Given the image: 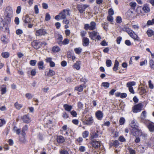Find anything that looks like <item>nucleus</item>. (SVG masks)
Listing matches in <instances>:
<instances>
[{
	"label": "nucleus",
	"mask_w": 154,
	"mask_h": 154,
	"mask_svg": "<svg viewBox=\"0 0 154 154\" xmlns=\"http://www.w3.org/2000/svg\"><path fill=\"white\" fill-rule=\"evenodd\" d=\"M23 122L25 123H28L30 122L29 117L26 115L24 116L22 118Z\"/></svg>",
	"instance_id": "obj_24"
},
{
	"label": "nucleus",
	"mask_w": 154,
	"mask_h": 154,
	"mask_svg": "<svg viewBox=\"0 0 154 154\" xmlns=\"http://www.w3.org/2000/svg\"><path fill=\"white\" fill-rule=\"evenodd\" d=\"M74 50L76 54H79L82 52V49L81 48L79 47L75 48Z\"/></svg>",
	"instance_id": "obj_33"
},
{
	"label": "nucleus",
	"mask_w": 154,
	"mask_h": 154,
	"mask_svg": "<svg viewBox=\"0 0 154 154\" xmlns=\"http://www.w3.org/2000/svg\"><path fill=\"white\" fill-rule=\"evenodd\" d=\"M149 64L151 68L154 69V60H151L149 61Z\"/></svg>",
	"instance_id": "obj_41"
},
{
	"label": "nucleus",
	"mask_w": 154,
	"mask_h": 154,
	"mask_svg": "<svg viewBox=\"0 0 154 154\" xmlns=\"http://www.w3.org/2000/svg\"><path fill=\"white\" fill-rule=\"evenodd\" d=\"M45 73L48 76H52L55 74V72L50 69H49V70L48 71H46L45 72Z\"/></svg>",
	"instance_id": "obj_16"
},
{
	"label": "nucleus",
	"mask_w": 154,
	"mask_h": 154,
	"mask_svg": "<svg viewBox=\"0 0 154 154\" xmlns=\"http://www.w3.org/2000/svg\"><path fill=\"white\" fill-rule=\"evenodd\" d=\"M22 135L20 137L19 140L23 143H25L26 142V140L25 139L26 134L25 133H21Z\"/></svg>",
	"instance_id": "obj_17"
},
{
	"label": "nucleus",
	"mask_w": 154,
	"mask_h": 154,
	"mask_svg": "<svg viewBox=\"0 0 154 154\" xmlns=\"http://www.w3.org/2000/svg\"><path fill=\"white\" fill-rule=\"evenodd\" d=\"M89 132L87 131H85L83 132L82 136L84 138H86L88 136Z\"/></svg>",
	"instance_id": "obj_37"
},
{
	"label": "nucleus",
	"mask_w": 154,
	"mask_h": 154,
	"mask_svg": "<svg viewBox=\"0 0 154 154\" xmlns=\"http://www.w3.org/2000/svg\"><path fill=\"white\" fill-rule=\"evenodd\" d=\"M71 114L74 117H76L77 116V112L74 110H73L70 112Z\"/></svg>",
	"instance_id": "obj_62"
},
{
	"label": "nucleus",
	"mask_w": 154,
	"mask_h": 154,
	"mask_svg": "<svg viewBox=\"0 0 154 154\" xmlns=\"http://www.w3.org/2000/svg\"><path fill=\"white\" fill-rule=\"evenodd\" d=\"M57 142L59 143H63L65 141V140L64 137L61 136H57Z\"/></svg>",
	"instance_id": "obj_21"
},
{
	"label": "nucleus",
	"mask_w": 154,
	"mask_h": 154,
	"mask_svg": "<svg viewBox=\"0 0 154 154\" xmlns=\"http://www.w3.org/2000/svg\"><path fill=\"white\" fill-rule=\"evenodd\" d=\"M140 92L142 94H143L146 93L147 92V91L144 88L141 87L140 89Z\"/></svg>",
	"instance_id": "obj_58"
},
{
	"label": "nucleus",
	"mask_w": 154,
	"mask_h": 154,
	"mask_svg": "<svg viewBox=\"0 0 154 154\" xmlns=\"http://www.w3.org/2000/svg\"><path fill=\"white\" fill-rule=\"evenodd\" d=\"M34 9L35 14H38L39 12V10L37 5H35V6Z\"/></svg>",
	"instance_id": "obj_57"
},
{
	"label": "nucleus",
	"mask_w": 154,
	"mask_h": 154,
	"mask_svg": "<svg viewBox=\"0 0 154 154\" xmlns=\"http://www.w3.org/2000/svg\"><path fill=\"white\" fill-rule=\"evenodd\" d=\"M119 63L117 60H116L115 62L114 66L113 68L114 71H116L117 69L119 66Z\"/></svg>",
	"instance_id": "obj_29"
},
{
	"label": "nucleus",
	"mask_w": 154,
	"mask_h": 154,
	"mask_svg": "<svg viewBox=\"0 0 154 154\" xmlns=\"http://www.w3.org/2000/svg\"><path fill=\"white\" fill-rule=\"evenodd\" d=\"M131 132L132 134L136 137L141 136L142 135L141 131L139 130L137 128H132Z\"/></svg>",
	"instance_id": "obj_6"
},
{
	"label": "nucleus",
	"mask_w": 154,
	"mask_h": 154,
	"mask_svg": "<svg viewBox=\"0 0 154 154\" xmlns=\"http://www.w3.org/2000/svg\"><path fill=\"white\" fill-rule=\"evenodd\" d=\"M109 15H112L114 14V11L112 8L109 9L108 11Z\"/></svg>",
	"instance_id": "obj_60"
},
{
	"label": "nucleus",
	"mask_w": 154,
	"mask_h": 154,
	"mask_svg": "<svg viewBox=\"0 0 154 154\" xmlns=\"http://www.w3.org/2000/svg\"><path fill=\"white\" fill-rule=\"evenodd\" d=\"M98 34L97 32L95 31H94L92 32H90L89 33V37L92 40L95 39V37L97 34Z\"/></svg>",
	"instance_id": "obj_13"
},
{
	"label": "nucleus",
	"mask_w": 154,
	"mask_h": 154,
	"mask_svg": "<svg viewBox=\"0 0 154 154\" xmlns=\"http://www.w3.org/2000/svg\"><path fill=\"white\" fill-rule=\"evenodd\" d=\"M26 98L29 99H31L33 95L30 93H26L25 95Z\"/></svg>",
	"instance_id": "obj_42"
},
{
	"label": "nucleus",
	"mask_w": 154,
	"mask_h": 154,
	"mask_svg": "<svg viewBox=\"0 0 154 154\" xmlns=\"http://www.w3.org/2000/svg\"><path fill=\"white\" fill-rule=\"evenodd\" d=\"M130 5L131 8H132L133 9H134L136 5V3L135 2H131L130 3Z\"/></svg>",
	"instance_id": "obj_45"
},
{
	"label": "nucleus",
	"mask_w": 154,
	"mask_h": 154,
	"mask_svg": "<svg viewBox=\"0 0 154 154\" xmlns=\"http://www.w3.org/2000/svg\"><path fill=\"white\" fill-rule=\"evenodd\" d=\"M83 45L84 46H88L89 43V39L88 38L83 37L82 39Z\"/></svg>",
	"instance_id": "obj_15"
},
{
	"label": "nucleus",
	"mask_w": 154,
	"mask_h": 154,
	"mask_svg": "<svg viewBox=\"0 0 154 154\" xmlns=\"http://www.w3.org/2000/svg\"><path fill=\"white\" fill-rule=\"evenodd\" d=\"M32 19L29 18V16L28 15H26L25 19L23 20L24 25L26 26L27 25L28 28H32L33 26V24H32Z\"/></svg>",
	"instance_id": "obj_2"
},
{
	"label": "nucleus",
	"mask_w": 154,
	"mask_h": 154,
	"mask_svg": "<svg viewBox=\"0 0 154 154\" xmlns=\"http://www.w3.org/2000/svg\"><path fill=\"white\" fill-rule=\"evenodd\" d=\"M128 150L129 151V152L130 154H135V151L133 149H132L131 148H128Z\"/></svg>",
	"instance_id": "obj_48"
},
{
	"label": "nucleus",
	"mask_w": 154,
	"mask_h": 154,
	"mask_svg": "<svg viewBox=\"0 0 154 154\" xmlns=\"http://www.w3.org/2000/svg\"><path fill=\"white\" fill-rule=\"evenodd\" d=\"M91 144L95 149H99L101 146L100 142L93 140L91 141Z\"/></svg>",
	"instance_id": "obj_7"
},
{
	"label": "nucleus",
	"mask_w": 154,
	"mask_h": 154,
	"mask_svg": "<svg viewBox=\"0 0 154 154\" xmlns=\"http://www.w3.org/2000/svg\"><path fill=\"white\" fill-rule=\"evenodd\" d=\"M132 28L135 30H138L139 28V26L137 25H134L132 26Z\"/></svg>",
	"instance_id": "obj_63"
},
{
	"label": "nucleus",
	"mask_w": 154,
	"mask_h": 154,
	"mask_svg": "<svg viewBox=\"0 0 154 154\" xmlns=\"http://www.w3.org/2000/svg\"><path fill=\"white\" fill-rule=\"evenodd\" d=\"M125 31L128 34L131 32H132V30L130 29L127 27H125L124 28Z\"/></svg>",
	"instance_id": "obj_47"
},
{
	"label": "nucleus",
	"mask_w": 154,
	"mask_h": 154,
	"mask_svg": "<svg viewBox=\"0 0 154 154\" xmlns=\"http://www.w3.org/2000/svg\"><path fill=\"white\" fill-rule=\"evenodd\" d=\"M2 55L4 58H7L9 57V54L7 52H2Z\"/></svg>",
	"instance_id": "obj_36"
},
{
	"label": "nucleus",
	"mask_w": 154,
	"mask_h": 154,
	"mask_svg": "<svg viewBox=\"0 0 154 154\" xmlns=\"http://www.w3.org/2000/svg\"><path fill=\"white\" fill-rule=\"evenodd\" d=\"M125 122V119L123 117L120 118L119 121V124L120 125H123L124 124Z\"/></svg>",
	"instance_id": "obj_38"
},
{
	"label": "nucleus",
	"mask_w": 154,
	"mask_h": 154,
	"mask_svg": "<svg viewBox=\"0 0 154 154\" xmlns=\"http://www.w3.org/2000/svg\"><path fill=\"white\" fill-rule=\"evenodd\" d=\"M101 85L105 87L106 88H109V84L108 82H103L102 83Z\"/></svg>",
	"instance_id": "obj_39"
},
{
	"label": "nucleus",
	"mask_w": 154,
	"mask_h": 154,
	"mask_svg": "<svg viewBox=\"0 0 154 154\" xmlns=\"http://www.w3.org/2000/svg\"><path fill=\"white\" fill-rule=\"evenodd\" d=\"M46 33L45 30L43 29H40L36 31L35 35L36 36L45 35Z\"/></svg>",
	"instance_id": "obj_11"
},
{
	"label": "nucleus",
	"mask_w": 154,
	"mask_h": 154,
	"mask_svg": "<svg viewBox=\"0 0 154 154\" xmlns=\"http://www.w3.org/2000/svg\"><path fill=\"white\" fill-rule=\"evenodd\" d=\"M96 23L94 21L91 22L90 24H86L84 25V28L85 30H87L89 29L91 30H93L96 29Z\"/></svg>",
	"instance_id": "obj_3"
},
{
	"label": "nucleus",
	"mask_w": 154,
	"mask_h": 154,
	"mask_svg": "<svg viewBox=\"0 0 154 154\" xmlns=\"http://www.w3.org/2000/svg\"><path fill=\"white\" fill-rule=\"evenodd\" d=\"M37 63L36 60H31L29 61L30 64L32 66H35Z\"/></svg>",
	"instance_id": "obj_40"
},
{
	"label": "nucleus",
	"mask_w": 154,
	"mask_h": 154,
	"mask_svg": "<svg viewBox=\"0 0 154 154\" xmlns=\"http://www.w3.org/2000/svg\"><path fill=\"white\" fill-rule=\"evenodd\" d=\"M62 117L64 119H66L69 118V116L66 112H64L63 113Z\"/></svg>",
	"instance_id": "obj_51"
},
{
	"label": "nucleus",
	"mask_w": 154,
	"mask_h": 154,
	"mask_svg": "<svg viewBox=\"0 0 154 154\" xmlns=\"http://www.w3.org/2000/svg\"><path fill=\"white\" fill-rule=\"evenodd\" d=\"M36 70L35 69H33L31 70V74L32 75L34 76H35L36 73Z\"/></svg>",
	"instance_id": "obj_54"
},
{
	"label": "nucleus",
	"mask_w": 154,
	"mask_h": 154,
	"mask_svg": "<svg viewBox=\"0 0 154 154\" xmlns=\"http://www.w3.org/2000/svg\"><path fill=\"white\" fill-rule=\"evenodd\" d=\"M13 14V10L11 8L8 7L6 8L5 11V19L8 23H10Z\"/></svg>",
	"instance_id": "obj_1"
},
{
	"label": "nucleus",
	"mask_w": 154,
	"mask_h": 154,
	"mask_svg": "<svg viewBox=\"0 0 154 154\" xmlns=\"http://www.w3.org/2000/svg\"><path fill=\"white\" fill-rule=\"evenodd\" d=\"M69 43V40L67 38H65L64 40L62 41L63 45H67Z\"/></svg>",
	"instance_id": "obj_55"
},
{
	"label": "nucleus",
	"mask_w": 154,
	"mask_h": 154,
	"mask_svg": "<svg viewBox=\"0 0 154 154\" xmlns=\"http://www.w3.org/2000/svg\"><path fill=\"white\" fill-rule=\"evenodd\" d=\"M5 23L3 21L2 19H1V22H0V29L2 31H7L8 32L9 31V28L8 27V22Z\"/></svg>",
	"instance_id": "obj_4"
},
{
	"label": "nucleus",
	"mask_w": 154,
	"mask_h": 154,
	"mask_svg": "<svg viewBox=\"0 0 154 154\" xmlns=\"http://www.w3.org/2000/svg\"><path fill=\"white\" fill-rule=\"evenodd\" d=\"M135 82L133 81L128 82L127 83V87L128 88L129 91L132 94L134 93V91L132 86L135 85Z\"/></svg>",
	"instance_id": "obj_8"
},
{
	"label": "nucleus",
	"mask_w": 154,
	"mask_h": 154,
	"mask_svg": "<svg viewBox=\"0 0 154 154\" xmlns=\"http://www.w3.org/2000/svg\"><path fill=\"white\" fill-rule=\"evenodd\" d=\"M147 127L150 132H153L154 131V123L150 122L149 123L147 126Z\"/></svg>",
	"instance_id": "obj_22"
},
{
	"label": "nucleus",
	"mask_w": 154,
	"mask_h": 154,
	"mask_svg": "<svg viewBox=\"0 0 154 154\" xmlns=\"http://www.w3.org/2000/svg\"><path fill=\"white\" fill-rule=\"evenodd\" d=\"M37 64L39 69H43L45 68V67L44 66V63L42 61L39 62Z\"/></svg>",
	"instance_id": "obj_27"
},
{
	"label": "nucleus",
	"mask_w": 154,
	"mask_h": 154,
	"mask_svg": "<svg viewBox=\"0 0 154 154\" xmlns=\"http://www.w3.org/2000/svg\"><path fill=\"white\" fill-rule=\"evenodd\" d=\"M21 10V7L20 6H18L17 8L16 12L17 14H19Z\"/></svg>",
	"instance_id": "obj_53"
},
{
	"label": "nucleus",
	"mask_w": 154,
	"mask_h": 154,
	"mask_svg": "<svg viewBox=\"0 0 154 154\" xmlns=\"http://www.w3.org/2000/svg\"><path fill=\"white\" fill-rule=\"evenodd\" d=\"M128 35L131 38H133L134 40L137 41H139V38L133 30L132 32H131Z\"/></svg>",
	"instance_id": "obj_10"
},
{
	"label": "nucleus",
	"mask_w": 154,
	"mask_h": 154,
	"mask_svg": "<svg viewBox=\"0 0 154 154\" xmlns=\"http://www.w3.org/2000/svg\"><path fill=\"white\" fill-rule=\"evenodd\" d=\"M85 87L84 84L80 85L78 86L75 87V90H77L79 92L82 91L84 88H85Z\"/></svg>",
	"instance_id": "obj_19"
},
{
	"label": "nucleus",
	"mask_w": 154,
	"mask_h": 154,
	"mask_svg": "<svg viewBox=\"0 0 154 154\" xmlns=\"http://www.w3.org/2000/svg\"><path fill=\"white\" fill-rule=\"evenodd\" d=\"M6 123L5 120L4 119H0V127H2Z\"/></svg>",
	"instance_id": "obj_44"
},
{
	"label": "nucleus",
	"mask_w": 154,
	"mask_h": 154,
	"mask_svg": "<svg viewBox=\"0 0 154 154\" xmlns=\"http://www.w3.org/2000/svg\"><path fill=\"white\" fill-rule=\"evenodd\" d=\"M32 46L35 48L38 49L41 48V46L39 44V42L37 40H34L31 43Z\"/></svg>",
	"instance_id": "obj_12"
},
{
	"label": "nucleus",
	"mask_w": 154,
	"mask_h": 154,
	"mask_svg": "<svg viewBox=\"0 0 154 154\" xmlns=\"http://www.w3.org/2000/svg\"><path fill=\"white\" fill-rule=\"evenodd\" d=\"M93 119L92 117H89L86 121L83 122L85 125H91L93 122Z\"/></svg>",
	"instance_id": "obj_14"
},
{
	"label": "nucleus",
	"mask_w": 154,
	"mask_h": 154,
	"mask_svg": "<svg viewBox=\"0 0 154 154\" xmlns=\"http://www.w3.org/2000/svg\"><path fill=\"white\" fill-rule=\"evenodd\" d=\"M63 107L67 111L69 112L72 109V107L71 105H69L67 104H65L63 105Z\"/></svg>",
	"instance_id": "obj_25"
},
{
	"label": "nucleus",
	"mask_w": 154,
	"mask_h": 154,
	"mask_svg": "<svg viewBox=\"0 0 154 154\" xmlns=\"http://www.w3.org/2000/svg\"><path fill=\"white\" fill-rule=\"evenodd\" d=\"M14 105L15 107L18 110L20 109L23 106L21 104H19L17 102L15 103Z\"/></svg>",
	"instance_id": "obj_34"
},
{
	"label": "nucleus",
	"mask_w": 154,
	"mask_h": 154,
	"mask_svg": "<svg viewBox=\"0 0 154 154\" xmlns=\"http://www.w3.org/2000/svg\"><path fill=\"white\" fill-rule=\"evenodd\" d=\"M79 150L82 152H84L85 151V147L84 146H81L79 147Z\"/></svg>",
	"instance_id": "obj_64"
},
{
	"label": "nucleus",
	"mask_w": 154,
	"mask_h": 154,
	"mask_svg": "<svg viewBox=\"0 0 154 154\" xmlns=\"http://www.w3.org/2000/svg\"><path fill=\"white\" fill-rule=\"evenodd\" d=\"M80 61H77L73 66V67L74 68L76 69L77 70H79L80 68Z\"/></svg>",
	"instance_id": "obj_23"
},
{
	"label": "nucleus",
	"mask_w": 154,
	"mask_h": 154,
	"mask_svg": "<svg viewBox=\"0 0 154 154\" xmlns=\"http://www.w3.org/2000/svg\"><path fill=\"white\" fill-rule=\"evenodd\" d=\"M113 145L115 147H117L119 145V143L118 140H116L114 141L113 143Z\"/></svg>",
	"instance_id": "obj_52"
},
{
	"label": "nucleus",
	"mask_w": 154,
	"mask_h": 154,
	"mask_svg": "<svg viewBox=\"0 0 154 154\" xmlns=\"http://www.w3.org/2000/svg\"><path fill=\"white\" fill-rule=\"evenodd\" d=\"M103 28L106 30L107 31L108 29V23L105 22L102 24Z\"/></svg>",
	"instance_id": "obj_32"
},
{
	"label": "nucleus",
	"mask_w": 154,
	"mask_h": 154,
	"mask_svg": "<svg viewBox=\"0 0 154 154\" xmlns=\"http://www.w3.org/2000/svg\"><path fill=\"white\" fill-rule=\"evenodd\" d=\"M146 112L145 111L142 112L141 115V119H144L146 117Z\"/></svg>",
	"instance_id": "obj_49"
},
{
	"label": "nucleus",
	"mask_w": 154,
	"mask_h": 154,
	"mask_svg": "<svg viewBox=\"0 0 154 154\" xmlns=\"http://www.w3.org/2000/svg\"><path fill=\"white\" fill-rule=\"evenodd\" d=\"M147 34L149 37H151L154 35V31L151 29H148L146 32Z\"/></svg>",
	"instance_id": "obj_30"
},
{
	"label": "nucleus",
	"mask_w": 154,
	"mask_h": 154,
	"mask_svg": "<svg viewBox=\"0 0 154 154\" xmlns=\"http://www.w3.org/2000/svg\"><path fill=\"white\" fill-rule=\"evenodd\" d=\"M78 106L79 109H82L83 107V104L81 102H79L78 103Z\"/></svg>",
	"instance_id": "obj_56"
},
{
	"label": "nucleus",
	"mask_w": 154,
	"mask_h": 154,
	"mask_svg": "<svg viewBox=\"0 0 154 154\" xmlns=\"http://www.w3.org/2000/svg\"><path fill=\"white\" fill-rule=\"evenodd\" d=\"M130 126L132 128H138L137 125L136 124V123L134 120L131 122V123L130 124Z\"/></svg>",
	"instance_id": "obj_35"
},
{
	"label": "nucleus",
	"mask_w": 154,
	"mask_h": 154,
	"mask_svg": "<svg viewBox=\"0 0 154 154\" xmlns=\"http://www.w3.org/2000/svg\"><path fill=\"white\" fill-rule=\"evenodd\" d=\"M121 18L119 16L117 17L116 19V22L118 23H120L122 22Z\"/></svg>",
	"instance_id": "obj_61"
},
{
	"label": "nucleus",
	"mask_w": 154,
	"mask_h": 154,
	"mask_svg": "<svg viewBox=\"0 0 154 154\" xmlns=\"http://www.w3.org/2000/svg\"><path fill=\"white\" fill-rule=\"evenodd\" d=\"M112 15H109L107 17V20L109 22H112L113 21V18Z\"/></svg>",
	"instance_id": "obj_50"
},
{
	"label": "nucleus",
	"mask_w": 154,
	"mask_h": 154,
	"mask_svg": "<svg viewBox=\"0 0 154 154\" xmlns=\"http://www.w3.org/2000/svg\"><path fill=\"white\" fill-rule=\"evenodd\" d=\"M96 115L97 119L101 120L103 116V114L100 111H98L96 113Z\"/></svg>",
	"instance_id": "obj_20"
},
{
	"label": "nucleus",
	"mask_w": 154,
	"mask_h": 154,
	"mask_svg": "<svg viewBox=\"0 0 154 154\" xmlns=\"http://www.w3.org/2000/svg\"><path fill=\"white\" fill-rule=\"evenodd\" d=\"M1 91V94H4L7 92V88L6 85H3L0 87V88Z\"/></svg>",
	"instance_id": "obj_18"
},
{
	"label": "nucleus",
	"mask_w": 154,
	"mask_h": 154,
	"mask_svg": "<svg viewBox=\"0 0 154 154\" xmlns=\"http://www.w3.org/2000/svg\"><path fill=\"white\" fill-rule=\"evenodd\" d=\"M27 129L28 127L27 125H26L24 126L22 129V133H25V131L27 130Z\"/></svg>",
	"instance_id": "obj_59"
},
{
	"label": "nucleus",
	"mask_w": 154,
	"mask_h": 154,
	"mask_svg": "<svg viewBox=\"0 0 154 154\" xmlns=\"http://www.w3.org/2000/svg\"><path fill=\"white\" fill-rule=\"evenodd\" d=\"M106 65L107 67H109L111 66L112 62L111 60H108L106 62Z\"/></svg>",
	"instance_id": "obj_43"
},
{
	"label": "nucleus",
	"mask_w": 154,
	"mask_h": 154,
	"mask_svg": "<svg viewBox=\"0 0 154 154\" xmlns=\"http://www.w3.org/2000/svg\"><path fill=\"white\" fill-rule=\"evenodd\" d=\"M143 107V106L142 103H140L132 107V111L134 113L139 112L141 111Z\"/></svg>",
	"instance_id": "obj_5"
},
{
	"label": "nucleus",
	"mask_w": 154,
	"mask_h": 154,
	"mask_svg": "<svg viewBox=\"0 0 154 154\" xmlns=\"http://www.w3.org/2000/svg\"><path fill=\"white\" fill-rule=\"evenodd\" d=\"M143 9L146 13L149 12L150 10L148 5L146 4L144 5Z\"/></svg>",
	"instance_id": "obj_28"
},
{
	"label": "nucleus",
	"mask_w": 154,
	"mask_h": 154,
	"mask_svg": "<svg viewBox=\"0 0 154 154\" xmlns=\"http://www.w3.org/2000/svg\"><path fill=\"white\" fill-rule=\"evenodd\" d=\"M89 5H78L77 8L80 13H82L85 11V9L89 7Z\"/></svg>",
	"instance_id": "obj_9"
},
{
	"label": "nucleus",
	"mask_w": 154,
	"mask_h": 154,
	"mask_svg": "<svg viewBox=\"0 0 154 154\" xmlns=\"http://www.w3.org/2000/svg\"><path fill=\"white\" fill-rule=\"evenodd\" d=\"M51 16L48 13H47L45 14V20L46 21H48L50 20Z\"/></svg>",
	"instance_id": "obj_46"
},
{
	"label": "nucleus",
	"mask_w": 154,
	"mask_h": 154,
	"mask_svg": "<svg viewBox=\"0 0 154 154\" xmlns=\"http://www.w3.org/2000/svg\"><path fill=\"white\" fill-rule=\"evenodd\" d=\"M52 50L54 52H57L60 51V49L59 47L55 46L52 48Z\"/></svg>",
	"instance_id": "obj_31"
},
{
	"label": "nucleus",
	"mask_w": 154,
	"mask_h": 154,
	"mask_svg": "<svg viewBox=\"0 0 154 154\" xmlns=\"http://www.w3.org/2000/svg\"><path fill=\"white\" fill-rule=\"evenodd\" d=\"M66 13V9H64L63 11L59 13V15L60 18L61 19H64L66 18V15L65 13Z\"/></svg>",
	"instance_id": "obj_26"
}]
</instances>
